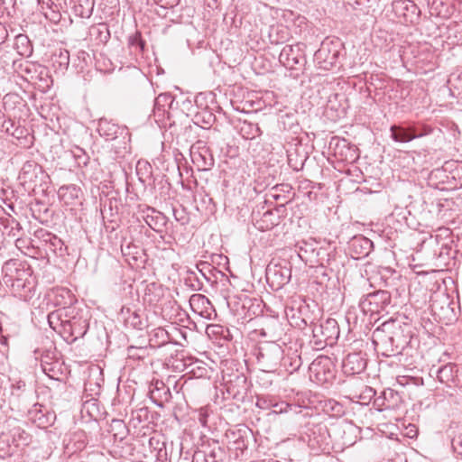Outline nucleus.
<instances>
[{"label":"nucleus","instance_id":"f257e3e1","mask_svg":"<svg viewBox=\"0 0 462 462\" xmlns=\"http://www.w3.org/2000/svg\"><path fill=\"white\" fill-rule=\"evenodd\" d=\"M414 328L398 319H389L376 328L372 335L373 343L387 357L410 355L415 347Z\"/></svg>","mask_w":462,"mask_h":462},{"label":"nucleus","instance_id":"f03ea898","mask_svg":"<svg viewBox=\"0 0 462 462\" xmlns=\"http://www.w3.org/2000/svg\"><path fill=\"white\" fill-rule=\"evenodd\" d=\"M311 343L317 349H323L326 346H333L339 337L338 323L335 319H327L324 321L311 323Z\"/></svg>","mask_w":462,"mask_h":462},{"label":"nucleus","instance_id":"7ed1b4c3","mask_svg":"<svg viewBox=\"0 0 462 462\" xmlns=\"http://www.w3.org/2000/svg\"><path fill=\"white\" fill-rule=\"evenodd\" d=\"M342 43L337 39L326 38L314 54L317 67L322 70H330L338 63Z\"/></svg>","mask_w":462,"mask_h":462},{"label":"nucleus","instance_id":"20e7f679","mask_svg":"<svg viewBox=\"0 0 462 462\" xmlns=\"http://www.w3.org/2000/svg\"><path fill=\"white\" fill-rule=\"evenodd\" d=\"M49 176L42 167L35 161H26L19 172L18 180L25 191L34 190L37 185H42Z\"/></svg>","mask_w":462,"mask_h":462},{"label":"nucleus","instance_id":"39448f33","mask_svg":"<svg viewBox=\"0 0 462 462\" xmlns=\"http://www.w3.org/2000/svg\"><path fill=\"white\" fill-rule=\"evenodd\" d=\"M258 364L264 371H275L283 358V350L282 346L273 342H265L262 344L256 354Z\"/></svg>","mask_w":462,"mask_h":462},{"label":"nucleus","instance_id":"423d86ee","mask_svg":"<svg viewBox=\"0 0 462 462\" xmlns=\"http://www.w3.org/2000/svg\"><path fill=\"white\" fill-rule=\"evenodd\" d=\"M266 281L273 290H279L287 284L291 277V269L286 261H272L265 270Z\"/></svg>","mask_w":462,"mask_h":462},{"label":"nucleus","instance_id":"0eeeda50","mask_svg":"<svg viewBox=\"0 0 462 462\" xmlns=\"http://www.w3.org/2000/svg\"><path fill=\"white\" fill-rule=\"evenodd\" d=\"M457 302L447 294L437 295L431 300V310L436 318L445 324L451 323L457 319L456 310Z\"/></svg>","mask_w":462,"mask_h":462},{"label":"nucleus","instance_id":"6e6552de","mask_svg":"<svg viewBox=\"0 0 462 462\" xmlns=\"http://www.w3.org/2000/svg\"><path fill=\"white\" fill-rule=\"evenodd\" d=\"M391 303V294L387 291L379 290L365 295L359 302L363 312L377 314L384 310Z\"/></svg>","mask_w":462,"mask_h":462},{"label":"nucleus","instance_id":"1a4fd4ad","mask_svg":"<svg viewBox=\"0 0 462 462\" xmlns=\"http://www.w3.org/2000/svg\"><path fill=\"white\" fill-rule=\"evenodd\" d=\"M88 326V319L74 315L64 321L60 334L65 341L71 344L86 335Z\"/></svg>","mask_w":462,"mask_h":462},{"label":"nucleus","instance_id":"9d476101","mask_svg":"<svg viewBox=\"0 0 462 462\" xmlns=\"http://www.w3.org/2000/svg\"><path fill=\"white\" fill-rule=\"evenodd\" d=\"M279 61L290 69L303 67L306 63V58L302 45L297 43L284 46L280 53Z\"/></svg>","mask_w":462,"mask_h":462},{"label":"nucleus","instance_id":"9b49d317","mask_svg":"<svg viewBox=\"0 0 462 462\" xmlns=\"http://www.w3.org/2000/svg\"><path fill=\"white\" fill-rule=\"evenodd\" d=\"M395 14L402 18L405 23H415L420 14L417 5L411 0H397L393 5Z\"/></svg>","mask_w":462,"mask_h":462},{"label":"nucleus","instance_id":"f8f14e48","mask_svg":"<svg viewBox=\"0 0 462 462\" xmlns=\"http://www.w3.org/2000/svg\"><path fill=\"white\" fill-rule=\"evenodd\" d=\"M30 420L39 428L46 429L51 426L56 419L53 411L42 404L36 403L28 411Z\"/></svg>","mask_w":462,"mask_h":462},{"label":"nucleus","instance_id":"ddd939ff","mask_svg":"<svg viewBox=\"0 0 462 462\" xmlns=\"http://www.w3.org/2000/svg\"><path fill=\"white\" fill-rule=\"evenodd\" d=\"M7 430L4 431L11 441L16 446L17 450L22 447L27 446L31 441V435L27 433L15 420H6Z\"/></svg>","mask_w":462,"mask_h":462},{"label":"nucleus","instance_id":"4468645a","mask_svg":"<svg viewBox=\"0 0 462 462\" xmlns=\"http://www.w3.org/2000/svg\"><path fill=\"white\" fill-rule=\"evenodd\" d=\"M374 249V243L364 236H356L349 242V250L355 259L366 257Z\"/></svg>","mask_w":462,"mask_h":462},{"label":"nucleus","instance_id":"2eb2a0df","mask_svg":"<svg viewBox=\"0 0 462 462\" xmlns=\"http://www.w3.org/2000/svg\"><path fill=\"white\" fill-rule=\"evenodd\" d=\"M142 213V217L144 219L145 223L153 231L157 233L162 232L168 221V217L164 214L148 206L145 208L144 210H143Z\"/></svg>","mask_w":462,"mask_h":462},{"label":"nucleus","instance_id":"dca6fc26","mask_svg":"<svg viewBox=\"0 0 462 462\" xmlns=\"http://www.w3.org/2000/svg\"><path fill=\"white\" fill-rule=\"evenodd\" d=\"M97 132L100 136L107 141H112L123 134H127V130L125 126H120L106 118H101L98 121Z\"/></svg>","mask_w":462,"mask_h":462},{"label":"nucleus","instance_id":"f3484780","mask_svg":"<svg viewBox=\"0 0 462 462\" xmlns=\"http://www.w3.org/2000/svg\"><path fill=\"white\" fill-rule=\"evenodd\" d=\"M366 366V360L361 353L348 354L343 360L342 368L346 374L354 375L361 374Z\"/></svg>","mask_w":462,"mask_h":462},{"label":"nucleus","instance_id":"a211bd4d","mask_svg":"<svg viewBox=\"0 0 462 462\" xmlns=\"http://www.w3.org/2000/svg\"><path fill=\"white\" fill-rule=\"evenodd\" d=\"M198 152H191L193 163L199 171H209L215 164V159L209 148L203 145L198 147Z\"/></svg>","mask_w":462,"mask_h":462},{"label":"nucleus","instance_id":"6ab92c4d","mask_svg":"<svg viewBox=\"0 0 462 462\" xmlns=\"http://www.w3.org/2000/svg\"><path fill=\"white\" fill-rule=\"evenodd\" d=\"M282 323L275 319H267L263 328L258 330L261 337L273 343L282 339Z\"/></svg>","mask_w":462,"mask_h":462},{"label":"nucleus","instance_id":"aec40b11","mask_svg":"<svg viewBox=\"0 0 462 462\" xmlns=\"http://www.w3.org/2000/svg\"><path fill=\"white\" fill-rule=\"evenodd\" d=\"M150 398L158 407H163V404L171 399L170 388L162 381L157 380L149 392Z\"/></svg>","mask_w":462,"mask_h":462},{"label":"nucleus","instance_id":"412c9836","mask_svg":"<svg viewBox=\"0 0 462 462\" xmlns=\"http://www.w3.org/2000/svg\"><path fill=\"white\" fill-rule=\"evenodd\" d=\"M224 450L217 446L206 450H196L192 457V462H223Z\"/></svg>","mask_w":462,"mask_h":462},{"label":"nucleus","instance_id":"4be33fe9","mask_svg":"<svg viewBox=\"0 0 462 462\" xmlns=\"http://www.w3.org/2000/svg\"><path fill=\"white\" fill-rule=\"evenodd\" d=\"M288 163L293 171H299L302 170L305 162L308 159V152L301 144H296L293 150H288Z\"/></svg>","mask_w":462,"mask_h":462},{"label":"nucleus","instance_id":"5701e85b","mask_svg":"<svg viewBox=\"0 0 462 462\" xmlns=\"http://www.w3.org/2000/svg\"><path fill=\"white\" fill-rule=\"evenodd\" d=\"M244 319L252 320L263 312V300L255 298L245 297L242 300Z\"/></svg>","mask_w":462,"mask_h":462},{"label":"nucleus","instance_id":"b1692460","mask_svg":"<svg viewBox=\"0 0 462 462\" xmlns=\"http://www.w3.org/2000/svg\"><path fill=\"white\" fill-rule=\"evenodd\" d=\"M391 138L396 143H406L414 140L411 124L393 125L390 127Z\"/></svg>","mask_w":462,"mask_h":462},{"label":"nucleus","instance_id":"393cba45","mask_svg":"<svg viewBox=\"0 0 462 462\" xmlns=\"http://www.w3.org/2000/svg\"><path fill=\"white\" fill-rule=\"evenodd\" d=\"M189 305L195 313L201 317H208V310L212 308L209 300L202 294H193L189 298Z\"/></svg>","mask_w":462,"mask_h":462},{"label":"nucleus","instance_id":"a878e982","mask_svg":"<svg viewBox=\"0 0 462 462\" xmlns=\"http://www.w3.org/2000/svg\"><path fill=\"white\" fill-rule=\"evenodd\" d=\"M89 35L91 40L94 41L96 44H106L110 39V31L108 25L105 23L92 25L89 28Z\"/></svg>","mask_w":462,"mask_h":462},{"label":"nucleus","instance_id":"bb28decb","mask_svg":"<svg viewBox=\"0 0 462 462\" xmlns=\"http://www.w3.org/2000/svg\"><path fill=\"white\" fill-rule=\"evenodd\" d=\"M38 233L42 234V238L47 244L49 250L56 255L62 256L64 254V244L61 239L56 236L41 229Z\"/></svg>","mask_w":462,"mask_h":462},{"label":"nucleus","instance_id":"cd10ccee","mask_svg":"<svg viewBox=\"0 0 462 462\" xmlns=\"http://www.w3.org/2000/svg\"><path fill=\"white\" fill-rule=\"evenodd\" d=\"M457 372L456 365L449 363L440 366L436 372V376L441 383L450 386L455 382Z\"/></svg>","mask_w":462,"mask_h":462},{"label":"nucleus","instance_id":"c85d7f7f","mask_svg":"<svg viewBox=\"0 0 462 462\" xmlns=\"http://www.w3.org/2000/svg\"><path fill=\"white\" fill-rule=\"evenodd\" d=\"M246 430H228L226 433V437L228 440V444L233 447L236 450L243 452L247 448V441L245 438Z\"/></svg>","mask_w":462,"mask_h":462},{"label":"nucleus","instance_id":"c756f323","mask_svg":"<svg viewBox=\"0 0 462 462\" xmlns=\"http://www.w3.org/2000/svg\"><path fill=\"white\" fill-rule=\"evenodd\" d=\"M30 393L31 392L27 389L23 381H16L11 386L10 402L20 404V402L26 400Z\"/></svg>","mask_w":462,"mask_h":462},{"label":"nucleus","instance_id":"7c9ffc66","mask_svg":"<svg viewBox=\"0 0 462 462\" xmlns=\"http://www.w3.org/2000/svg\"><path fill=\"white\" fill-rule=\"evenodd\" d=\"M81 193V189L75 184L61 186L58 190L59 197L66 204H72Z\"/></svg>","mask_w":462,"mask_h":462},{"label":"nucleus","instance_id":"2f4dec72","mask_svg":"<svg viewBox=\"0 0 462 462\" xmlns=\"http://www.w3.org/2000/svg\"><path fill=\"white\" fill-rule=\"evenodd\" d=\"M193 121L201 128L208 129L216 122V116L211 110L204 108L195 114Z\"/></svg>","mask_w":462,"mask_h":462},{"label":"nucleus","instance_id":"473e14b6","mask_svg":"<svg viewBox=\"0 0 462 462\" xmlns=\"http://www.w3.org/2000/svg\"><path fill=\"white\" fill-rule=\"evenodd\" d=\"M17 452L16 446L12 443L10 437L3 431L0 434V458L5 459Z\"/></svg>","mask_w":462,"mask_h":462},{"label":"nucleus","instance_id":"72a5a7b5","mask_svg":"<svg viewBox=\"0 0 462 462\" xmlns=\"http://www.w3.org/2000/svg\"><path fill=\"white\" fill-rule=\"evenodd\" d=\"M14 49L19 55L23 57H29L32 53L31 41L25 34H19L15 37Z\"/></svg>","mask_w":462,"mask_h":462},{"label":"nucleus","instance_id":"f704fd0d","mask_svg":"<svg viewBox=\"0 0 462 462\" xmlns=\"http://www.w3.org/2000/svg\"><path fill=\"white\" fill-rule=\"evenodd\" d=\"M74 3L73 10L76 15L81 18H88L92 14L94 3L93 0H72Z\"/></svg>","mask_w":462,"mask_h":462},{"label":"nucleus","instance_id":"c9c22d12","mask_svg":"<svg viewBox=\"0 0 462 462\" xmlns=\"http://www.w3.org/2000/svg\"><path fill=\"white\" fill-rule=\"evenodd\" d=\"M173 102V99L171 95L168 94H161L154 100V108L153 113L155 116L161 117L164 116V114L167 112L166 106H170V105Z\"/></svg>","mask_w":462,"mask_h":462},{"label":"nucleus","instance_id":"e433bc0d","mask_svg":"<svg viewBox=\"0 0 462 462\" xmlns=\"http://www.w3.org/2000/svg\"><path fill=\"white\" fill-rule=\"evenodd\" d=\"M128 431L124 420L116 419L112 420L109 432L113 435L115 440H124L127 437Z\"/></svg>","mask_w":462,"mask_h":462},{"label":"nucleus","instance_id":"4c0bfd02","mask_svg":"<svg viewBox=\"0 0 462 462\" xmlns=\"http://www.w3.org/2000/svg\"><path fill=\"white\" fill-rule=\"evenodd\" d=\"M269 38L273 44L283 43L289 38L288 28L283 25L273 26L269 32Z\"/></svg>","mask_w":462,"mask_h":462},{"label":"nucleus","instance_id":"58836bf2","mask_svg":"<svg viewBox=\"0 0 462 462\" xmlns=\"http://www.w3.org/2000/svg\"><path fill=\"white\" fill-rule=\"evenodd\" d=\"M382 393L386 401V409L396 410L401 406L402 399L398 392L388 388L383 390Z\"/></svg>","mask_w":462,"mask_h":462},{"label":"nucleus","instance_id":"ea45409f","mask_svg":"<svg viewBox=\"0 0 462 462\" xmlns=\"http://www.w3.org/2000/svg\"><path fill=\"white\" fill-rule=\"evenodd\" d=\"M34 354L36 356L35 358H40L41 360V367H42L43 365H49L50 363L57 361L56 347L53 344H51L50 347L45 350L36 349Z\"/></svg>","mask_w":462,"mask_h":462},{"label":"nucleus","instance_id":"a19ab883","mask_svg":"<svg viewBox=\"0 0 462 462\" xmlns=\"http://www.w3.org/2000/svg\"><path fill=\"white\" fill-rule=\"evenodd\" d=\"M149 341L153 346H162L170 341V335L164 328H157L152 330Z\"/></svg>","mask_w":462,"mask_h":462},{"label":"nucleus","instance_id":"79ce46f5","mask_svg":"<svg viewBox=\"0 0 462 462\" xmlns=\"http://www.w3.org/2000/svg\"><path fill=\"white\" fill-rule=\"evenodd\" d=\"M53 66L61 72H64L69 65V52L67 50L60 49L58 53L52 57Z\"/></svg>","mask_w":462,"mask_h":462},{"label":"nucleus","instance_id":"37998d69","mask_svg":"<svg viewBox=\"0 0 462 462\" xmlns=\"http://www.w3.org/2000/svg\"><path fill=\"white\" fill-rule=\"evenodd\" d=\"M412 133L415 139L422 138L434 134L436 129L431 125L423 122H413L411 123Z\"/></svg>","mask_w":462,"mask_h":462},{"label":"nucleus","instance_id":"c03bdc74","mask_svg":"<svg viewBox=\"0 0 462 462\" xmlns=\"http://www.w3.org/2000/svg\"><path fill=\"white\" fill-rule=\"evenodd\" d=\"M64 310L66 311L65 307H63L60 310H58L49 313V315L47 317L48 323H49L50 327L53 330L58 331L59 333H60V330L62 329V325L64 324V321H65L62 319V312Z\"/></svg>","mask_w":462,"mask_h":462},{"label":"nucleus","instance_id":"a18cd8bd","mask_svg":"<svg viewBox=\"0 0 462 462\" xmlns=\"http://www.w3.org/2000/svg\"><path fill=\"white\" fill-rule=\"evenodd\" d=\"M283 365L286 370L292 374L300 369L302 365L301 357L296 353H292L291 355H288L283 357Z\"/></svg>","mask_w":462,"mask_h":462},{"label":"nucleus","instance_id":"49530a36","mask_svg":"<svg viewBox=\"0 0 462 462\" xmlns=\"http://www.w3.org/2000/svg\"><path fill=\"white\" fill-rule=\"evenodd\" d=\"M330 364V359L327 356H319L309 366L310 373H315L318 379L321 369L324 370L326 366Z\"/></svg>","mask_w":462,"mask_h":462},{"label":"nucleus","instance_id":"de8ad7c7","mask_svg":"<svg viewBox=\"0 0 462 462\" xmlns=\"http://www.w3.org/2000/svg\"><path fill=\"white\" fill-rule=\"evenodd\" d=\"M107 208H108V211H109V217H111V219H109V221L111 223H116V220L113 218L116 215L118 214L117 200H116V199H108L107 201H106L104 203L103 209L101 210L102 214H103V218L104 219L106 217V214Z\"/></svg>","mask_w":462,"mask_h":462},{"label":"nucleus","instance_id":"09e8293b","mask_svg":"<svg viewBox=\"0 0 462 462\" xmlns=\"http://www.w3.org/2000/svg\"><path fill=\"white\" fill-rule=\"evenodd\" d=\"M185 365L186 368L189 369V373L196 377H203L207 374V368L202 361L195 360Z\"/></svg>","mask_w":462,"mask_h":462},{"label":"nucleus","instance_id":"8fccbe9b","mask_svg":"<svg viewBox=\"0 0 462 462\" xmlns=\"http://www.w3.org/2000/svg\"><path fill=\"white\" fill-rule=\"evenodd\" d=\"M3 225L5 228H9L8 236L12 237H16L23 229L21 224L13 217L6 219Z\"/></svg>","mask_w":462,"mask_h":462},{"label":"nucleus","instance_id":"3c124183","mask_svg":"<svg viewBox=\"0 0 462 462\" xmlns=\"http://www.w3.org/2000/svg\"><path fill=\"white\" fill-rule=\"evenodd\" d=\"M337 149L346 148L347 150V153H349V156L346 154L344 158H341L342 161L355 162L358 158L356 149L354 146H350V144L346 140H342L341 144L337 143Z\"/></svg>","mask_w":462,"mask_h":462},{"label":"nucleus","instance_id":"603ef678","mask_svg":"<svg viewBox=\"0 0 462 462\" xmlns=\"http://www.w3.org/2000/svg\"><path fill=\"white\" fill-rule=\"evenodd\" d=\"M42 370L50 378L58 379V375L60 374L58 360L53 363H50L49 365H43Z\"/></svg>","mask_w":462,"mask_h":462},{"label":"nucleus","instance_id":"864d4df0","mask_svg":"<svg viewBox=\"0 0 462 462\" xmlns=\"http://www.w3.org/2000/svg\"><path fill=\"white\" fill-rule=\"evenodd\" d=\"M126 324L135 329L141 330L143 328V319L136 312H132L129 315V317L126 319Z\"/></svg>","mask_w":462,"mask_h":462},{"label":"nucleus","instance_id":"5fc2aeb1","mask_svg":"<svg viewBox=\"0 0 462 462\" xmlns=\"http://www.w3.org/2000/svg\"><path fill=\"white\" fill-rule=\"evenodd\" d=\"M326 411L327 412H332L333 416H340L344 413L343 406L335 402V401H328V402L326 404Z\"/></svg>","mask_w":462,"mask_h":462},{"label":"nucleus","instance_id":"6e6d98bb","mask_svg":"<svg viewBox=\"0 0 462 462\" xmlns=\"http://www.w3.org/2000/svg\"><path fill=\"white\" fill-rule=\"evenodd\" d=\"M187 286L190 287L193 291H200L202 289V283L199 282L196 273H190L185 279Z\"/></svg>","mask_w":462,"mask_h":462},{"label":"nucleus","instance_id":"4d7b16f0","mask_svg":"<svg viewBox=\"0 0 462 462\" xmlns=\"http://www.w3.org/2000/svg\"><path fill=\"white\" fill-rule=\"evenodd\" d=\"M90 59V55L87 51L80 50L77 52V60L79 62L76 64V66L83 69L84 66L88 65Z\"/></svg>","mask_w":462,"mask_h":462},{"label":"nucleus","instance_id":"13d9d810","mask_svg":"<svg viewBox=\"0 0 462 462\" xmlns=\"http://www.w3.org/2000/svg\"><path fill=\"white\" fill-rule=\"evenodd\" d=\"M148 413L149 411L147 408H140L132 412V419L134 420H137L140 423L143 420H146L148 419Z\"/></svg>","mask_w":462,"mask_h":462},{"label":"nucleus","instance_id":"bf43d9fd","mask_svg":"<svg viewBox=\"0 0 462 462\" xmlns=\"http://www.w3.org/2000/svg\"><path fill=\"white\" fill-rule=\"evenodd\" d=\"M149 445H150L151 448H153V449L157 451L156 456L158 457H162V452L164 449L163 448V447H164V443L163 442H160V440L158 439H156L155 437H152L149 439Z\"/></svg>","mask_w":462,"mask_h":462},{"label":"nucleus","instance_id":"052dcab7","mask_svg":"<svg viewBox=\"0 0 462 462\" xmlns=\"http://www.w3.org/2000/svg\"><path fill=\"white\" fill-rule=\"evenodd\" d=\"M60 295V297L64 298V295L67 296L69 301H64V302H61L58 299H56L55 300V305H66V304H71L72 302V298H71V295L69 293V291L65 290V289H61V290H59L57 291V294H56V297Z\"/></svg>","mask_w":462,"mask_h":462},{"label":"nucleus","instance_id":"680f3d73","mask_svg":"<svg viewBox=\"0 0 462 462\" xmlns=\"http://www.w3.org/2000/svg\"><path fill=\"white\" fill-rule=\"evenodd\" d=\"M374 406L376 407V409L380 411H384V410H387L386 409V401L385 399L383 398V393H381V395H379L378 397H376L374 401Z\"/></svg>","mask_w":462,"mask_h":462},{"label":"nucleus","instance_id":"e2e57ef3","mask_svg":"<svg viewBox=\"0 0 462 462\" xmlns=\"http://www.w3.org/2000/svg\"><path fill=\"white\" fill-rule=\"evenodd\" d=\"M451 445L454 452L462 456V439L459 436L452 439Z\"/></svg>","mask_w":462,"mask_h":462},{"label":"nucleus","instance_id":"0e129e2a","mask_svg":"<svg viewBox=\"0 0 462 462\" xmlns=\"http://www.w3.org/2000/svg\"><path fill=\"white\" fill-rule=\"evenodd\" d=\"M270 405H271V407L275 408V412H281V413L282 412H287L288 408L291 407V405L286 403V402L273 403L272 402H270Z\"/></svg>","mask_w":462,"mask_h":462},{"label":"nucleus","instance_id":"69168bd1","mask_svg":"<svg viewBox=\"0 0 462 462\" xmlns=\"http://www.w3.org/2000/svg\"><path fill=\"white\" fill-rule=\"evenodd\" d=\"M173 216L176 221L180 222L181 225L186 224V217L183 210L179 211L178 209L172 208Z\"/></svg>","mask_w":462,"mask_h":462},{"label":"nucleus","instance_id":"338daca9","mask_svg":"<svg viewBox=\"0 0 462 462\" xmlns=\"http://www.w3.org/2000/svg\"><path fill=\"white\" fill-rule=\"evenodd\" d=\"M15 5V0H0V9L8 11Z\"/></svg>","mask_w":462,"mask_h":462},{"label":"nucleus","instance_id":"774afa93","mask_svg":"<svg viewBox=\"0 0 462 462\" xmlns=\"http://www.w3.org/2000/svg\"><path fill=\"white\" fill-rule=\"evenodd\" d=\"M198 420L200 422V424L202 426H207V423H208V414L205 411L203 410H200L199 413V417H198Z\"/></svg>","mask_w":462,"mask_h":462}]
</instances>
